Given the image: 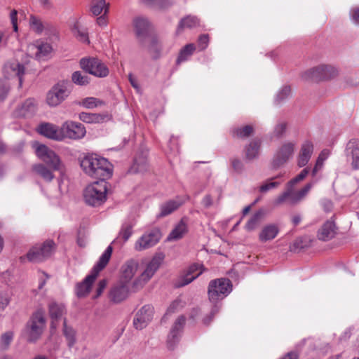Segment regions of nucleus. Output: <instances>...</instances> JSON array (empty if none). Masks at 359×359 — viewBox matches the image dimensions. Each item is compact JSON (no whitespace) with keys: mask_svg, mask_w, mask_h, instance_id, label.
Returning a JSON list of instances; mask_svg holds the SVG:
<instances>
[{"mask_svg":"<svg viewBox=\"0 0 359 359\" xmlns=\"http://www.w3.org/2000/svg\"><path fill=\"white\" fill-rule=\"evenodd\" d=\"M164 255L162 253H158L153 257L151 259L143 262L144 269L141 271L132 284L134 291H137L143 287V286L154 276L155 273L159 269L164 259Z\"/></svg>","mask_w":359,"mask_h":359,"instance_id":"nucleus-4","label":"nucleus"},{"mask_svg":"<svg viewBox=\"0 0 359 359\" xmlns=\"http://www.w3.org/2000/svg\"><path fill=\"white\" fill-rule=\"evenodd\" d=\"M351 18L355 24H359V8H353L350 12Z\"/></svg>","mask_w":359,"mask_h":359,"instance_id":"nucleus-60","label":"nucleus"},{"mask_svg":"<svg viewBox=\"0 0 359 359\" xmlns=\"http://www.w3.org/2000/svg\"><path fill=\"white\" fill-rule=\"evenodd\" d=\"M232 290L231 281L227 278H217L210 282L208 297L210 302H217L226 297Z\"/></svg>","mask_w":359,"mask_h":359,"instance_id":"nucleus-8","label":"nucleus"},{"mask_svg":"<svg viewBox=\"0 0 359 359\" xmlns=\"http://www.w3.org/2000/svg\"><path fill=\"white\" fill-rule=\"evenodd\" d=\"M8 90H9L8 85L4 81H0V100H4L6 97V95L8 93Z\"/></svg>","mask_w":359,"mask_h":359,"instance_id":"nucleus-55","label":"nucleus"},{"mask_svg":"<svg viewBox=\"0 0 359 359\" xmlns=\"http://www.w3.org/2000/svg\"><path fill=\"white\" fill-rule=\"evenodd\" d=\"M109 4L105 0H93L91 2V12L95 15H99L104 11L107 14L109 11Z\"/></svg>","mask_w":359,"mask_h":359,"instance_id":"nucleus-40","label":"nucleus"},{"mask_svg":"<svg viewBox=\"0 0 359 359\" xmlns=\"http://www.w3.org/2000/svg\"><path fill=\"white\" fill-rule=\"evenodd\" d=\"M209 43V36L208 34H202L199 36L198 40V46L201 50H205Z\"/></svg>","mask_w":359,"mask_h":359,"instance_id":"nucleus-52","label":"nucleus"},{"mask_svg":"<svg viewBox=\"0 0 359 359\" xmlns=\"http://www.w3.org/2000/svg\"><path fill=\"white\" fill-rule=\"evenodd\" d=\"M97 23L100 26H106L107 25V17L105 13L97 18Z\"/></svg>","mask_w":359,"mask_h":359,"instance_id":"nucleus-63","label":"nucleus"},{"mask_svg":"<svg viewBox=\"0 0 359 359\" xmlns=\"http://www.w3.org/2000/svg\"><path fill=\"white\" fill-rule=\"evenodd\" d=\"M107 182L97 181L88 185L84 190L85 202L91 206L97 207L103 204L107 200Z\"/></svg>","mask_w":359,"mask_h":359,"instance_id":"nucleus-6","label":"nucleus"},{"mask_svg":"<svg viewBox=\"0 0 359 359\" xmlns=\"http://www.w3.org/2000/svg\"><path fill=\"white\" fill-rule=\"evenodd\" d=\"M29 24L32 29L37 33H41L43 31V27L40 19L34 15L30 16Z\"/></svg>","mask_w":359,"mask_h":359,"instance_id":"nucleus-49","label":"nucleus"},{"mask_svg":"<svg viewBox=\"0 0 359 359\" xmlns=\"http://www.w3.org/2000/svg\"><path fill=\"white\" fill-rule=\"evenodd\" d=\"M203 271V265L194 264L191 265L184 274H183L177 283L178 287H183L192 282L194 279L198 277Z\"/></svg>","mask_w":359,"mask_h":359,"instance_id":"nucleus-21","label":"nucleus"},{"mask_svg":"<svg viewBox=\"0 0 359 359\" xmlns=\"http://www.w3.org/2000/svg\"><path fill=\"white\" fill-rule=\"evenodd\" d=\"M4 72L8 76H17L19 79V85L22 83V76L25 73V67L16 60L7 62L4 66Z\"/></svg>","mask_w":359,"mask_h":359,"instance_id":"nucleus-24","label":"nucleus"},{"mask_svg":"<svg viewBox=\"0 0 359 359\" xmlns=\"http://www.w3.org/2000/svg\"><path fill=\"white\" fill-rule=\"evenodd\" d=\"M48 313L51 318L50 327L52 329H55L58 321L63 318L67 311L63 304L51 302L48 304Z\"/></svg>","mask_w":359,"mask_h":359,"instance_id":"nucleus-20","label":"nucleus"},{"mask_svg":"<svg viewBox=\"0 0 359 359\" xmlns=\"http://www.w3.org/2000/svg\"><path fill=\"white\" fill-rule=\"evenodd\" d=\"M32 48H35L36 49L35 57L38 60H46L52 51L51 46L47 43L41 42L40 43H37L36 46H32Z\"/></svg>","mask_w":359,"mask_h":359,"instance_id":"nucleus-33","label":"nucleus"},{"mask_svg":"<svg viewBox=\"0 0 359 359\" xmlns=\"http://www.w3.org/2000/svg\"><path fill=\"white\" fill-rule=\"evenodd\" d=\"M63 334L68 341V346H73L76 342L75 331L72 327L67 325L65 318H63Z\"/></svg>","mask_w":359,"mask_h":359,"instance_id":"nucleus-42","label":"nucleus"},{"mask_svg":"<svg viewBox=\"0 0 359 359\" xmlns=\"http://www.w3.org/2000/svg\"><path fill=\"white\" fill-rule=\"evenodd\" d=\"M104 104V102L103 101L93 97H86L80 102V105L87 109H93Z\"/></svg>","mask_w":359,"mask_h":359,"instance_id":"nucleus-43","label":"nucleus"},{"mask_svg":"<svg viewBox=\"0 0 359 359\" xmlns=\"http://www.w3.org/2000/svg\"><path fill=\"white\" fill-rule=\"evenodd\" d=\"M133 25L137 37L140 41H142L147 36L150 27L148 19L144 17H137L133 20Z\"/></svg>","mask_w":359,"mask_h":359,"instance_id":"nucleus-26","label":"nucleus"},{"mask_svg":"<svg viewBox=\"0 0 359 359\" xmlns=\"http://www.w3.org/2000/svg\"><path fill=\"white\" fill-rule=\"evenodd\" d=\"M313 151V145L309 142L306 141L302 145L300 154L298 157V165L304 167L309 161Z\"/></svg>","mask_w":359,"mask_h":359,"instance_id":"nucleus-29","label":"nucleus"},{"mask_svg":"<svg viewBox=\"0 0 359 359\" xmlns=\"http://www.w3.org/2000/svg\"><path fill=\"white\" fill-rule=\"evenodd\" d=\"M36 156L48 167L54 170H60L62 163L59 156L44 144H37L35 147Z\"/></svg>","mask_w":359,"mask_h":359,"instance_id":"nucleus-10","label":"nucleus"},{"mask_svg":"<svg viewBox=\"0 0 359 359\" xmlns=\"http://www.w3.org/2000/svg\"><path fill=\"white\" fill-rule=\"evenodd\" d=\"M283 177V175H278L272 178L266 180L259 188L261 193H266L267 191L277 188L281 182L274 181Z\"/></svg>","mask_w":359,"mask_h":359,"instance_id":"nucleus-41","label":"nucleus"},{"mask_svg":"<svg viewBox=\"0 0 359 359\" xmlns=\"http://www.w3.org/2000/svg\"><path fill=\"white\" fill-rule=\"evenodd\" d=\"M113 252V248H107L99 258L97 264L93 268L90 274L87 276L83 282L76 285V292L79 297H83L87 295L91 288V286L99 273L103 270L109 263Z\"/></svg>","mask_w":359,"mask_h":359,"instance_id":"nucleus-3","label":"nucleus"},{"mask_svg":"<svg viewBox=\"0 0 359 359\" xmlns=\"http://www.w3.org/2000/svg\"><path fill=\"white\" fill-rule=\"evenodd\" d=\"M182 201L170 200L161 205L160 217H165L176 210L182 204Z\"/></svg>","mask_w":359,"mask_h":359,"instance_id":"nucleus-37","label":"nucleus"},{"mask_svg":"<svg viewBox=\"0 0 359 359\" xmlns=\"http://www.w3.org/2000/svg\"><path fill=\"white\" fill-rule=\"evenodd\" d=\"M253 132V128L251 126H245L243 128H237L233 130V135L238 138H245L249 137Z\"/></svg>","mask_w":359,"mask_h":359,"instance_id":"nucleus-44","label":"nucleus"},{"mask_svg":"<svg viewBox=\"0 0 359 359\" xmlns=\"http://www.w3.org/2000/svg\"><path fill=\"white\" fill-rule=\"evenodd\" d=\"M231 165L235 171L241 172L243 168V163L241 160L237 158H233L231 160Z\"/></svg>","mask_w":359,"mask_h":359,"instance_id":"nucleus-59","label":"nucleus"},{"mask_svg":"<svg viewBox=\"0 0 359 359\" xmlns=\"http://www.w3.org/2000/svg\"><path fill=\"white\" fill-rule=\"evenodd\" d=\"M140 267L138 261L130 259L121 268V280L129 283L137 273Z\"/></svg>","mask_w":359,"mask_h":359,"instance_id":"nucleus-18","label":"nucleus"},{"mask_svg":"<svg viewBox=\"0 0 359 359\" xmlns=\"http://www.w3.org/2000/svg\"><path fill=\"white\" fill-rule=\"evenodd\" d=\"M33 170L46 182H50L54 178L53 171L50 167L47 168L44 164L39 163L33 165Z\"/></svg>","mask_w":359,"mask_h":359,"instance_id":"nucleus-31","label":"nucleus"},{"mask_svg":"<svg viewBox=\"0 0 359 359\" xmlns=\"http://www.w3.org/2000/svg\"><path fill=\"white\" fill-rule=\"evenodd\" d=\"M294 144L287 142L278 150L273 160V168L276 169L285 163L293 155Z\"/></svg>","mask_w":359,"mask_h":359,"instance_id":"nucleus-14","label":"nucleus"},{"mask_svg":"<svg viewBox=\"0 0 359 359\" xmlns=\"http://www.w3.org/2000/svg\"><path fill=\"white\" fill-rule=\"evenodd\" d=\"M202 204L205 208L210 207L212 205V200L211 196L209 195L205 196L202 201Z\"/></svg>","mask_w":359,"mask_h":359,"instance_id":"nucleus-64","label":"nucleus"},{"mask_svg":"<svg viewBox=\"0 0 359 359\" xmlns=\"http://www.w3.org/2000/svg\"><path fill=\"white\" fill-rule=\"evenodd\" d=\"M261 142L258 140H252L245 148V156L247 160L256 158L259 154Z\"/></svg>","mask_w":359,"mask_h":359,"instance_id":"nucleus-32","label":"nucleus"},{"mask_svg":"<svg viewBox=\"0 0 359 359\" xmlns=\"http://www.w3.org/2000/svg\"><path fill=\"white\" fill-rule=\"evenodd\" d=\"M169 146L170 147L171 151L174 153L179 152V144H178V138L175 136H172L170 139Z\"/></svg>","mask_w":359,"mask_h":359,"instance_id":"nucleus-54","label":"nucleus"},{"mask_svg":"<svg viewBox=\"0 0 359 359\" xmlns=\"http://www.w3.org/2000/svg\"><path fill=\"white\" fill-rule=\"evenodd\" d=\"M79 118L81 121L88 123H102L104 121L110 118L108 114H92L81 112L79 115Z\"/></svg>","mask_w":359,"mask_h":359,"instance_id":"nucleus-30","label":"nucleus"},{"mask_svg":"<svg viewBox=\"0 0 359 359\" xmlns=\"http://www.w3.org/2000/svg\"><path fill=\"white\" fill-rule=\"evenodd\" d=\"M86 128L81 123L67 121L61 126V136H62V140L65 139L73 140H81L86 136Z\"/></svg>","mask_w":359,"mask_h":359,"instance_id":"nucleus-12","label":"nucleus"},{"mask_svg":"<svg viewBox=\"0 0 359 359\" xmlns=\"http://www.w3.org/2000/svg\"><path fill=\"white\" fill-rule=\"evenodd\" d=\"M13 339V332L8 331L2 334L0 338V346L2 348H7Z\"/></svg>","mask_w":359,"mask_h":359,"instance_id":"nucleus-48","label":"nucleus"},{"mask_svg":"<svg viewBox=\"0 0 359 359\" xmlns=\"http://www.w3.org/2000/svg\"><path fill=\"white\" fill-rule=\"evenodd\" d=\"M46 320L44 311L41 309L34 312L25 326V335L29 342L39 340L46 327Z\"/></svg>","mask_w":359,"mask_h":359,"instance_id":"nucleus-5","label":"nucleus"},{"mask_svg":"<svg viewBox=\"0 0 359 359\" xmlns=\"http://www.w3.org/2000/svg\"><path fill=\"white\" fill-rule=\"evenodd\" d=\"M291 95V88L289 86H283L277 93L275 102L280 104L287 100Z\"/></svg>","mask_w":359,"mask_h":359,"instance_id":"nucleus-47","label":"nucleus"},{"mask_svg":"<svg viewBox=\"0 0 359 359\" xmlns=\"http://www.w3.org/2000/svg\"><path fill=\"white\" fill-rule=\"evenodd\" d=\"M338 75V69L331 65L321 64L305 71L302 77L306 81H321L332 79Z\"/></svg>","mask_w":359,"mask_h":359,"instance_id":"nucleus-7","label":"nucleus"},{"mask_svg":"<svg viewBox=\"0 0 359 359\" xmlns=\"http://www.w3.org/2000/svg\"><path fill=\"white\" fill-rule=\"evenodd\" d=\"M184 302L180 299H177L175 301H173L169 307L168 308L166 314L172 313L176 311H178L180 309H182L184 306Z\"/></svg>","mask_w":359,"mask_h":359,"instance_id":"nucleus-50","label":"nucleus"},{"mask_svg":"<svg viewBox=\"0 0 359 359\" xmlns=\"http://www.w3.org/2000/svg\"><path fill=\"white\" fill-rule=\"evenodd\" d=\"M161 50L162 46L161 43L156 39H152L149 47V51L154 58L157 59L160 57Z\"/></svg>","mask_w":359,"mask_h":359,"instance_id":"nucleus-45","label":"nucleus"},{"mask_svg":"<svg viewBox=\"0 0 359 359\" xmlns=\"http://www.w3.org/2000/svg\"><path fill=\"white\" fill-rule=\"evenodd\" d=\"M198 25L199 20L197 17L188 15L180 20L177 27V32H181L184 28H194Z\"/></svg>","mask_w":359,"mask_h":359,"instance_id":"nucleus-39","label":"nucleus"},{"mask_svg":"<svg viewBox=\"0 0 359 359\" xmlns=\"http://www.w3.org/2000/svg\"><path fill=\"white\" fill-rule=\"evenodd\" d=\"M196 49L195 45L193 43L187 44L183 47L180 53L176 60V64L180 65L183 62L187 61L191 57Z\"/></svg>","mask_w":359,"mask_h":359,"instance_id":"nucleus-38","label":"nucleus"},{"mask_svg":"<svg viewBox=\"0 0 359 359\" xmlns=\"http://www.w3.org/2000/svg\"><path fill=\"white\" fill-rule=\"evenodd\" d=\"M346 151L351 168L359 170V142L355 139L351 140L346 144Z\"/></svg>","mask_w":359,"mask_h":359,"instance_id":"nucleus-19","label":"nucleus"},{"mask_svg":"<svg viewBox=\"0 0 359 359\" xmlns=\"http://www.w3.org/2000/svg\"><path fill=\"white\" fill-rule=\"evenodd\" d=\"M262 215V212L261 211L256 212L246 224V225H245L246 229L248 230L253 229L255 228V226H256V224H257Z\"/></svg>","mask_w":359,"mask_h":359,"instance_id":"nucleus-51","label":"nucleus"},{"mask_svg":"<svg viewBox=\"0 0 359 359\" xmlns=\"http://www.w3.org/2000/svg\"><path fill=\"white\" fill-rule=\"evenodd\" d=\"M139 4L155 10H162L168 7L171 3L168 0H138Z\"/></svg>","mask_w":359,"mask_h":359,"instance_id":"nucleus-35","label":"nucleus"},{"mask_svg":"<svg viewBox=\"0 0 359 359\" xmlns=\"http://www.w3.org/2000/svg\"><path fill=\"white\" fill-rule=\"evenodd\" d=\"M127 283L120 280L110 290L109 297L111 302L120 303L126 299L128 295L129 289Z\"/></svg>","mask_w":359,"mask_h":359,"instance_id":"nucleus-16","label":"nucleus"},{"mask_svg":"<svg viewBox=\"0 0 359 359\" xmlns=\"http://www.w3.org/2000/svg\"><path fill=\"white\" fill-rule=\"evenodd\" d=\"M154 309L151 305H144L136 313L133 319L134 327L137 330H142L151 320Z\"/></svg>","mask_w":359,"mask_h":359,"instance_id":"nucleus-15","label":"nucleus"},{"mask_svg":"<svg viewBox=\"0 0 359 359\" xmlns=\"http://www.w3.org/2000/svg\"><path fill=\"white\" fill-rule=\"evenodd\" d=\"M305 177L299 174L295 177L292 179L287 183L286 189L280 195H279L274 201L276 205H279L286 201H288L290 204H297L300 202L309 192L313 187L312 183H308L301 190L295 191L294 186L298 182L303 180Z\"/></svg>","mask_w":359,"mask_h":359,"instance_id":"nucleus-2","label":"nucleus"},{"mask_svg":"<svg viewBox=\"0 0 359 359\" xmlns=\"http://www.w3.org/2000/svg\"><path fill=\"white\" fill-rule=\"evenodd\" d=\"M162 233L158 229H153L145 232L138 240L140 247H152L161 239Z\"/></svg>","mask_w":359,"mask_h":359,"instance_id":"nucleus-23","label":"nucleus"},{"mask_svg":"<svg viewBox=\"0 0 359 359\" xmlns=\"http://www.w3.org/2000/svg\"><path fill=\"white\" fill-rule=\"evenodd\" d=\"M72 81L79 86H86L89 83L88 76L83 74L81 72H74L72 75Z\"/></svg>","mask_w":359,"mask_h":359,"instance_id":"nucleus-46","label":"nucleus"},{"mask_svg":"<svg viewBox=\"0 0 359 359\" xmlns=\"http://www.w3.org/2000/svg\"><path fill=\"white\" fill-rule=\"evenodd\" d=\"M131 235L132 226L129 224H124L122 226V228L118 236L113 241L111 245H124L125 242L128 240Z\"/></svg>","mask_w":359,"mask_h":359,"instance_id":"nucleus-34","label":"nucleus"},{"mask_svg":"<svg viewBox=\"0 0 359 359\" xmlns=\"http://www.w3.org/2000/svg\"><path fill=\"white\" fill-rule=\"evenodd\" d=\"M107 286V280L105 279L101 280L99 281L97 289H96V294L95 298H97L100 297L103 292L104 290Z\"/></svg>","mask_w":359,"mask_h":359,"instance_id":"nucleus-56","label":"nucleus"},{"mask_svg":"<svg viewBox=\"0 0 359 359\" xmlns=\"http://www.w3.org/2000/svg\"><path fill=\"white\" fill-rule=\"evenodd\" d=\"M76 37L78 39L84 43H89L88 34L85 31L77 30Z\"/></svg>","mask_w":359,"mask_h":359,"instance_id":"nucleus-61","label":"nucleus"},{"mask_svg":"<svg viewBox=\"0 0 359 359\" xmlns=\"http://www.w3.org/2000/svg\"><path fill=\"white\" fill-rule=\"evenodd\" d=\"M37 104L34 99L26 100L15 111V115L18 117H27L32 116L36 111Z\"/></svg>","mask_w":359,"mask_h":359,"instance_id":"nucleus-25","label":"nucleus"},{"mask_svg":"<svg viewBox=\"0 0 359 359\" xmlns=\"http://www.w3.org/2000/svg\"><path fill=\"white\" fill-rule=\"evenodd\" d=\"M321 205L326 212H331L333 208L332 202L330 200L326 198L321 201Z\"/></svg>","mask_w":359,"mask_h":359,"instance_id":"nucleus-58","label":"nucleus"},{"mask_svg":"<svg viewBox=\"0 0 359 359\" xmlns=\"http://www.w3.org/2000/svg\"><path fill=\"white\" fill-rule=\"evenodd\" d=\"M37 131L41 135L49 139L58 141L62 140V136H61V127L58 128L57 126L53 123H41L37 128Z\"/></svg>","mask_w":359,"mask_h":359,"instance_id":"nucleus-22","label":"nucleus"},{"mask_svg":"<svg viewBox=\"0 0 359 359\" xmlns=\"http://www.w3.org/2000/svg\"><path fill=\"white\" fill-rule=\"evenodd\" d=\"M219 307L217 304L214 305V306L212 307V309L210 311V315L207 316L206 317H205L203 318V323L206 325H208L210 323V322L212 321V320L213 319L215 315L219 312Z\"/></svg>","mask_w":359,"mask_h":359,"instance_id":"nucleus-53","label":"nucleus"},{"mask_svg":"<svg viewBox=\"0 0 359 359\" xmlns=\"http://www.w3.org/2000/svg\"><path fill=\"white\" fill-rule=\"evenodd\" d=\"M67 83L62 82L55 85L47 94L46 102L50 107H57L70 94L71 90Z\"/></svg>","mask_w":359,"mask_h":359,"instance_id":"nucleus-11","label":"nucleus"},{"mask_svg":"<svg viewBox=\"0 0 359 359\" xmlns=\"http://www.w3.org/2000/svg\"><path fill=\"white\" fill-rule=\"evenodd\" d=\"M286 130V123H280L276 125L274 129L275 135L277 137H280Z\"/></svg>","mask_w":359,"mask_h":359,"instance_id":"nucleus-57","label":"nucleus"},{"mask_svg":"<svg viewBox=\"0 0 359 359\" xmlns=\"http://www.w3.org/2000/svg\"><path fill=\"white\" fill-rule=\"evenodd\" d=\"M11 20L13 25V27L15 32L18 31L17 24V11L15 10L12 11L11 13Z\"/></svg>","mask_w":359,"mask_h":359,"instance_id":"nucleus-62","label":"nucleus"},{"mask_svg":"<svg viewBox=\"0 0 359 359\" xmlns=\"http://www.w3.org/2000/svg\"><path fill=\"white\" fill-rule=\"evenodd\" d=\"M80 67L86 72L97 77H106L109 73L107 66L97 57H83L81 59Z\"/></svg>","mask_w":359,"mask_h":359,"instance_id":"nucleus-9","label":"nucleus"},{"mask_svg":"<svg viewBox=\"0 0 359 359\" xmlns=\"http://www.w3.org/2000/svg\"><path fill=\"white\" fill-rule=\"evenodd\" d=\"M186 318L184 316H179L174 323L170 332L168 337V347L172 349L175 344L179 341L180 333L185 325Z\"/></svg>","mask_w":359,"mask_h":359,"instance_id":"nucleus-17","label":"nucleus"},{"mask_svg":"<svg viewBox=\"0 0 359 359\" xmlns=\"http://www.w3.org/2000/svg\"><path fill=\"white\" fill-rule=\"evenodd\" d=\"M53 248H30L25 256L20 257V260L22 263L43 262L53 255Z\"/></svg>","mask_w":359,"mask_h":359,"instance_id":"nucleus-13","label":"nucleus"},{"mask_svg":"<svg viewBox=\"0 0 359 359\" xmlns=\"http://www.w3.org/2000/svg\"><path fill=\"white\" fill-rule=\"evenodd\" d=\"M188 231V226L184 219L175 226L167 236L165 241L174 242L182 239Z\"/></svg>","mask_w":359,"mask_h":359,"instance_id":"nucleus-27","label":"nucleus"},{"mask_svg":"<svg viewBox=\"0 0 359 359\" xmlns=\"http://www.w3.org/2000/svg\"><path fill=\"white\" fill-rule=\"evenodd\" d=\"M80 166L88 176L106 181L113 175V165L105 158L95 154H87L80 160Z\"/></svg>","mask_w":359,"mask_h":359,"instance_id":"nucleus-1","label":"nucleus"},{"mask_svg":"<svg viewBox=\"0 0 359 359\" xmlns=\"http://www.w3.org/2000/svg\"><path fill=\"white\" fill-rule=\"evenodd\" d=\"M336 225L332 221H327L318 230L317 237L321 241L332 239L336 234Z\"/></svg>","mask_w":359,"mask_h":359,"instance_id":"nucleus-28","label":"nucleus"},{"mask_svg":"<svg viewBox=\"0 0 359 359\" xmlns=\"http://www.w3.org/2000/svg\"><path fill=\"white\" fill-rule=\"evenodd\" d=\"M278 231V228L276 224L266 225L259 233V239L262 241L272 240L277 236Z\"/></svg>","mask_w":359,"mask_h":359,"instance_id":"nucleus-36","label":"nucleus"}]
</instances>
